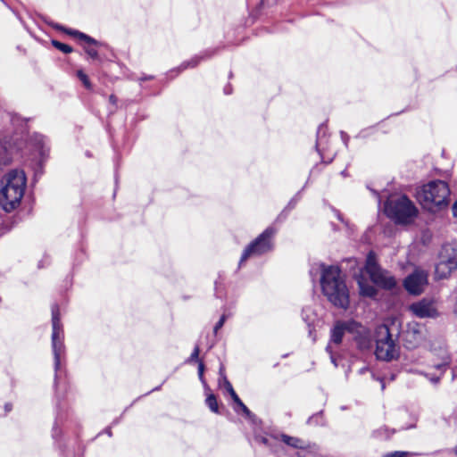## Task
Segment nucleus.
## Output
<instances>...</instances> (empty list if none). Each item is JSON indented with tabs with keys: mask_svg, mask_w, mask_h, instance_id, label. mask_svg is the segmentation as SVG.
I'll return each instance as SVG.
<instances>
[{
	"mask_svg": "<svg viewBox=\"0 0 457 457\" xmlns=\"http://www.w3.org/2000/svg\"><path fill=\"white\" fill-rule=\"evenodd\" d=\"M449 363H450V357L447 354V353H445L443 357H442V361L439 362V363L435 364V368L437 370L438 375H435V376L429 378V379L433 383L438 382L439 379H440L441 375L445 372V370L448 367Z\"/></svg>",
	"mask_w": 457,
	"mask_h": 457,
	"instance_id": "17",
	"label": "nucleus"
},
{
	"mask_svg": "<svg viewBox=\"0 0 457 457\" xmlns=\"http://www.w3.org/2000/svg\"><path fill=\"white\" fill-rule=\"evenodd\" d=\"M355 334V340L361 350H368L372 346L370 331L359 323V328L353 333Z\"/></svg>",
	"mask_w": 457,
	"mask_h": 457,
	"instance_id": "15",
	"label": "nucleus"
},
{
	"mask_svg": "<svg viewBox=\"0 0 457 457\" xmlns=\"http://www.w3.org/2000/svg\"><path fill=\"white\" fill-rule=\"evenodd\" d=\"M386 214L397 223L408 224L418 215V209L406 195H391L385 204Z\"/></svg>",
	"mask_w": 457,
	"mask_h": 457,
	"instance_id": "4",
	"label": "nucleus"
},
{
	"mask_svg": "<svg viewBox=\"0 0 457 457\" xmlns=\"http://www.w3.org/2000/svg\"><path fill=\"white\" fill-rule=\"evenodd\" d=\"M410 455H411V453L409 452L396 451V452L386 453L382 457H408Z\"/></svg>",
	"mask_w": 457,
	"mask_h": 457,
	"instance_id": "25",
	"label": "nucleus"
},
{
	"mask_svg": "<svg viewBox=\"0 0 457 457\" xmlns=\"http://www.w3.org/2000/svg\"><path fill=\"white\" fill-rule=\"evenodd\" d=\"M425 334L424 326L416 322H411L408 324L405 331V341L410 345V347H415L425 338Z\"/></svg>",
	"mask_w": 457,
	"mask_h": 457,
	"instance_id": "13",
	"label": "nucleus"
},
{
	"mask_svg": "<svg viewBox=\"0 0 457 457\" xmlns=\"http://www.w3.org/2000/svg\"><path fill=\"white\" fill-rule=\"evenodd\" d=\"M227 391L229 393V395H230V396L232 397L233 401H234L237 404H238V403L241 402L240 398L238 397V395H237V393L235 392V390L233 389V387H231V389H228V390H227Z\"/></svg>",
	"mask_w": 457,
	"mask_h": 457,
	"instance_id": "31",
	"label": "nucleus"
},
{
	"mask_svg": "<svg viewBox=\"0 0 457 457\" xmlns=\"http://www.w3.org/2000/svg\"><path fill=\"white\" fill-rule=\"evenodd\" d=\"M52 348L54 357V368L57 370L61 364L62 354L64 353L63 330L57 305L52 307Z\"/></svg>",
	"mask_w": 457,
	"mask_h": 457,
	"instance_id": "7",
	"label": "nucleus"
},
{
	"mask_svg": "<svg viewBox=\"0 0 457 457\" xmlns=\"http://www.w3.org/2000/svg\"><path fill=\"white\" fill-rule=\"evenodd\" d=\"M428 285V273L420 269H416L407 276L403 281L405 289L411 295H420Z\"/></svg>",
	"mask_w": 457,
	"mask_h": 457,
	"instance_id": "11",
	"label": "nucleus"
},
{
	"mask_svg": "<svg viewBox=\"0 0 457 457\" xmlns=\"http://www.w3.org/2000/svg\"><path fill=\"white\" fill-rule=\"evenodd\" d=\"M224 92H225V94L229 95V94H230V87H229V86H227V87L224 88Z\"/></svg>",
	"mask_w": 457,
	"mask_h": 457,
	"instance_id": "35",
	"label": "nucleus"
},
{
	"mask_svg": "<svg viewBox=\"0 0 457 457\" xmlns=\"http://www.w3.org/2000/svg\"><path fill=\"white\" fill-rule=\"evenodd\" d=\"M375 354L378 360L392 361L399 356V346L386 325H379L376 328Z\"/></svg>",
	"mask_w": 457,
	"mask_h": 457,
	"instance_id": "5",
	"label": "nucleus"
},
{
	"mask_svg": "<svg viewBox=\"0 0 457 457\" xmlns=\"http://www.w3.org/2000/svg\"><path fill=\"white\" fill-rule=\"evenodd\" d=\"M409 310L414 316L420 319L436 318L438 316L435 303L428 299H422L411 303Z\"/></svg>",
	"mask_w": 457,
	"mask_h": 457,
	"instance_id": "12",
	"label": "nucleus"
},
{
	"mask_svg": "<svg viewBox=\"0 0 457 457\" xmlns=\"http://www.w3.org/2000/svg\"><path fill=\"white\" fill-rule=\"evenodd\" d=\"M65 31L84 43V49L89 57H99L98 45L100 44V41H96L91 37L78 30L67 29Z\"/></svg>",
	"mask_w": 457,
	"mask_h": 457,
	"instance_id": "14",
	"label": "nucleus"
},
{
	"mask_svg": "<svg viewBox=\"0 0 457 457\" xmlns=\"http://www.w3.org/2000/svg\"><path fill=\"white\" fill-rule=\"evenodd\" d=\"M110 101L112 102V103H115V98L113 96H110Z\"/></svg>",
	"mask_w": 457,
	"mask_h": 457,
	"instance_id": "36",
	"label": "nucleus"
},
{
	"mask_svg": "<svg viewBox=\"0 0 457 457\" xmlns=\"http://www.w3.org/2000/svg\"><path fill=\"white\" fill-rule=\"evenodd\" d=\"M238 408H240V410L244 412V414L250 418L252 416V412L249 411V409L244 404V403L241 401L238 404H237Z\"/></svg>",
	"mask_w": 457,
	"mask_h": 457,
	"instance_id": "27",
	"label": "nucleus"
},
{
	"mask_svg": "<svg viewBox=\"0 0 457 457\" xmlns=\"http://www.w3.org/2000/svg\"><path fill=\"white\" fill-rule=\"evenodd\" d=\"M359 287H360V293L361 295L373 297L377 294V290L375 287L371 285H369L365 282H363L361 279L358 280Z\"/></svg>",
	"mask_w": 457,
	"mask_h": 457,
	"instance_id": "18",
	"label": "nucleus"
},
{
	"mask_svg": "<svg viewBox=\"0 0 457 457\" xmlns=\"http://www.w3.org/2000/svg\"><path fill=\"white\" fill-rule=\"evenodd\" d=\"M227 391L229 393V395H230V396L232 397L233 401H234L237 404H238V403L241 402L240 398L238 397V395H237V393L235 392V390L233 389V387H231V389H228V390H227Z\"/></svg>",
	"mask_w": 457,
	"mask_h": 457,
	"instance_id": "29",
	"label": "nucleus"
},
{
	"mask_svg": "<svg viewBox=\"0 0 457 457\" xmlns=\"http://www.w3.org/2000/svg\"><path fill=\"white\" fill-rule=\"evenodd\" d=\"M457 269V240L444 244L438 253L435 274L439 279L446 278Z\"/></svg>",
	"mask_w": 457,
	"mask_h": 457,
	"instance_id": "6",
	"label": "nucleus"
},
{
	"mask_svg": "<svg viewBox=\"0 0 457 457\" xmlns=\"http://www.w3.org/2000/svg\"><path fill=\"white\" fill-rule=\"evenodd\" d=\"M276 230L270 227L267 228L253 242H252L244 251L239 264H242L251 256L262 255L272 248L271 239Z\"/></svg>",
	"mask_w": 457,
	"mask_h": 457,
	"instance_id": "9",
	"label": "nucleus"
},
{
	"mask_svg": "<svg viewBox=\"0 0 457 457\" xmlns=\"http://www.w3.org/2000/svg\"><path fill=\"white\" fill-rule=\"evenodd\" d=\"M365 270L372 282L385 289H392L396 286L395 278L386 270H382L376 262L370 253L366 261Z\"/></svg>",
	"mask_w": 457,
	"mask_h": 457,
	"instance_id": "10",
	"label": "nucleus"
},
{
	"mask_svg": "<svg viewBox=\"0 0 457 457\" xmlns=\"http://www.w3.org/2000/svg\"><path fill=\"white\" fill-rule=\"evenodd\" d=\"M52 44L53 46L58 49L59 51H61L62 54H71L72 52V48L71 46H70L69 45H66V44H63V43H61L57 40H53L52 41Z\"/></svg>",
	"mask_w": 457,
	"mask_h": 457,
	"instance_id": "21",
	"label": "nucleus"
},
{
	"mask_svg": "<svg viewBox=\"0 0 457 457\" xmlns=\"http://www.w3.org/2000/svg\"><path fill=\"white\" fill-rule=\"evenodd\" d=\"M325 134H326L325 129L320 127L318 130V137H317V142H316V148L320 155H322L323 152L325 151V143H326Z\"/></svg>",
	"mask_w": 457,
	"mask_h": 457,
	"instance_id": "19",
	"label": "nucleus"
},
{
	"mask_svg": "<svg viewBox=\"0 0 457 457\" xmlns=\"http://www.w3.org/2000/svg\"><path fill=\"white\" fill-rule=\"evenodd\" d=\"M453 213L455 218H457V201L454 203L453 206Z\"/></svg>",
	"mask_w": 457,
	"mask_h": 457,
	"instance_id": "34",
	"label": "nucleus"
},
{
	"mask_svg": "<svg viewBox=\"0 0 457 457\" xmlns=\"http://www.w3.org/2000/svg\"><path fill=\"white\" fill-rule=\"evenodd\" d=\"M27 187V177L22 170L13 169L0 179V207L5 212L17 210Z\"/></svg>",
	"mask_w": 457,
	"mask_h": 457,
	"instance_id": "1",
	"label": "nucleus"
},
{
	"mask_svg": "<svg viewBox=\"0 0 457 457\" xmlns=\"http://www.w3.org/2000/svg\"><path fill=\"white\" fill-rule=\"evenodd\" d=\"M455 453L457 454V447H456V449H455Z\"/></svg>",
	"mask_w": 457,
	"mask_h": 457,
	"instance_id": "37",
	"label": "nucleus"
},
{
	"mask_svg": "<svg viewBox=\"0 0 457 457\" xmlns=\"http://www.w3.org/2000/svg\"><path fill=\"white\" fill-rule=\"evenodd\" d=\"M206 404L212 412H215V413L219 412L218 402L213 394H210L207 396Z\"/></svg>",
	"mask_w": 457,
	"mask_h": 457,
	"instance_id": "20",
	"label": "nucleus"
},
{
	"mask_svg": "<svg viewBox=\"0 0 457 457\" xmlns=\"http://www.w3.org/2000/svg\"><path fill=\"white\" fill-rule=\"evenodd\" d=\"M204 363L199 361V363H198V375H199V378L201 380H203L204 378Z\"/></svg>",
	"mask_w": 457,
	"mask_h": 457,
	"instance_id": "32",
	"label": "nucleus"
},
{
	"mask_svg": "<svg viewBox=\"0 0 457 457\" xmlns=\"http://www.w3.org/2000/svg\"><path fill=\"white\" fill-rule=\"evenodd\" d=\"M78 77L79 79L81 80V82L83 83V85L87 88V89H90L91 88V84L88 80V78L87 76L82 71H78Z\"/></svg>",
	"mask_w": 457,
	"mask_h": 457,
	"instance_id": "24",
	"label": "nucleus"
},
{
	"mask_svg": "<svg viewBox=\"0 0 457 457\" xmlns=\"http://www.w3.org/2000/svg\"><path fill=\"white\" fill-rule=\"evenodd\" d=\"M320 286L324 295L335 306L347 309L349 306V292L345 278L337 266L320 264Z\"/></svg>",
	"mask_w": 457,
	"mask_h": 457,
	"instance_id": "2",
	"label": "nucleus"
},
{
	"mask_svg": "<svg viewBox=\"0 0 457 457\" xmlns=\"http://www.w3.org/2000/svg\"><path fill=\"white\" fill-rule=\"evenodd\" d=\"M219 386L220 387H224L226 390L231 389V387H233L231 383L228 380L227 377L223 373L222 369L220 370Z\"/></svg>",
	"mask_w": 457,
	"mask_h": 457,
	"instance_id": "22",
	"label": "nucleus"
},
{
	"mask_svg": "<svg viewBox=\"0 0 457 457\" xmlns=\"http://www.w3.org/2000/svg\"><path fill=\"white\" fill-rule=\"evenodd\" d=\"M99 56H106L108 54H113L111 47L104 42H100L98 45Z\"/></svg>",
	"mask_w": 457,
	"mask_h": 457,
	"instance_id": "23",
	"label": "nucleus"
},
{
	"mask_svg": "<svg viewBox=\"0 0 457 457\" xmlns=\"http://www.w3.org/2000/svg\"><path fill=\"white\" fill-rule=\"evenodd\" d=\"M358 328L359 323L354 320H338L331 328L330 340L326 347V351L329 353L331 362L335 367H337L338 364L337 362L333 346L339 345L342 343L345 332L353 333Z\"/></svg>",
	"mask_w": 457,
	"mask_h": 457,
	"instance_id": "8",
	"label": "nucleus"
},
{
	"mask_svg": "<svg viewBox=\"0 0 457 457\" xmlns=\"http://www.w3.org/2000/svg\"><path fill=\"white\" fill-rule=\"evenodd\" d=\"M199 353H200V350H199V347L196 345L193 351V353H191L190 355V358H189V361H198V356H199Z\"/></svg>",
	"mask_w": 457,
	"mask_h": 457,
	"instance_id": "28",
	"label": "nucleus"
},
{
	"mask_svg": "<svg viewBox=\"0 0 457 457\" xmlns=\"http://www.w3.org/2000/svg\"><path fill=\"white\" fill-rule=\"evenodd\" d=\"M275 436L273 437H265V436H262L260 438V442H262L263 445H267V446H270L271 445V438H274Z\"/></svg>",
	"mask_w": 457,
	"mask_h": 457,
	"instance_id": "33",
	"label": "nucleus"
},
{
	"mask_svg": "<svg viewBox=\"0 0 457 457\" xmlns=\"http://www.w3.org/2000/svg\"><path fill=\"white\" fill-rule=\"evenodd\" d=\"M227 391L229 393V395H230V396L232 397L233 401H234L237 404H238V403L241 402L240 398L238 397V395H237V393L235 392V390L233 389V387H231V389H228V390H227Z\"/></svg>",
	"mask_w": 457,
	"mask_h": 457,
	"instance_id": "30",
	"label": "nucleus"
},
{
	"mask_svg": "<svg viewBox=\"0 0 457 457\" xmlns=\"http://www.w3.org/2000/svg\"><path fill=\"white\" fill-rule=\"evenodd\" d=\"M226 318H227V317H226V315H225V314H223V315L220 317V320L216 323V325L214 326V328H213V330H214V333H215V334L218 332V330H219L220 328H222V326H223V324H224V322H225V320H226Z\"/></svg>",
	"mask_w": 457,
	"mask_h": 457,
	"instance_id": "26",
	"label": "nucleus"
},
{
	"mask_svg": "<svg viewBox=\"0 0 457 457\" xmlns=\"http://www.w3.org/2000/svg\"><path fill=\"white\" fill-rule=\"evenodd\" d=\"M450 193L449 186L445 181L436 179L418 187L415 195L424 209L436 212L448 205Z\"/></svg>",
	"mask_w": 457,
	"mask_h": 457,
	"instance_id": "3",
	"label": "nucleus"
},
{
	"mask_svg": "<svg viewBox=\"0 0 457 457\" xmlns=\"http://www.w3.org/2000/svg\"><path fill=\"white\" fill-rule=\"evenodd\" d=\"M274 439L283 442L288 446L293 448H303L305 442L298 437L290 436L285 434H279L275 436Z\"/></svg>",
	"mask_w": 457,
	"mask_h": 457,
	"instance_id": "16",
	"label": "nucleus"
}]
</instances>
